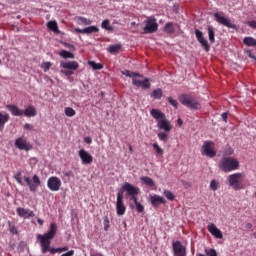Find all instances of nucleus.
<instances>
[{
    "label": "nucleus",
    "instance_id": "1",
    "mask_svg": "<svg viewBox=\"0 0 256 256\" xmlns=\"http://www.w3.org/2000/svg\"><path fill=\"white\" fill-rule=\"evenodd\" d=\"M57 235V224L56 223H51L50 228L47 233L43 234H38L37 235V240L40 243L41 246V252L42 253H51L52 255H55V253H65V251H69V247L64 246L61 248H53L51 247V239Z\"/></svg>",
    "mask_w": 256,
    "mask_h": 256
},
{
    "label": "nucleus",
    "instance_id": "2",
    "mask_svg": "<svg viewBox=\"0 0 256 256\" xmlns=\"http://www.w3.org/2000/svg\"><path fill=\"white\" fill-rule=\"evenodd\" d=\"M150 115L157 121L158 129L169 133L173 129V124L167 119L165 113L161 112L159 109H152Z\"/></svg>",
    "mask_w": 256,
    "mask_h": 256
},
{
    "label": "nucleus",
    "instance_id": "3",
    "mask_svg": "<svg viewBox=\"0 0 256 256\" xmlns=\"http://www.w3.org/2000/svg\"><path fill=\"white\" fill-rule=\"evenodd\" d=\"M218 167L224 173H231V171H237L239 169L240 163L235 157H224L220 160Z\"/></svg>",
    "mask_w": 256,
    "mask_h": 256
},
{
    "label": "nucleus",
    "instance_id": "4",
    "mask_svg": "<svg viewBox=\"0 0 256 256\" xmlns=\"http://www.w3.org/2000/svg\"><path fill=\"white\" fill-rule=\"evenodd\" d=\"M245 175L243 173H234L227 177V183L234 191H241L243 189V179Z\"/></svg>",
    "mask_w": 256,
    "mask_h": 256
},
{
    "label": "nucleus",
    "instance_id": "5",
    "mask_svg": "<svg viewBox=\"0 0 256 256\" xmlns=\"http://www.w3.org/2000/svg\"><path fill=\"white\" fill-rule=\"evenodd\" d=\"M60 67L65 70H61L60 73L69 77L73 75V71H77L79 69V63L77 61H62L60 62Z\"/></svg>",
    "mask_w": 256,
    "mask_h": 256
},
{
    "label": "nucleus",
    "instance_id": "6",
    "mask_svg": "<svg viewBox=\"0 0 256 256\" xmlns=\"http://www.w3.org/2000/svg\"><path fill=\"white\" fill-rule=\"evenodd\" d=\"M201 154L213 159V157L217 155V151L215 150V142L211 140L205 141L201 148Z\"/></svg>",
    "mask_w": 256,
    "mask_h": 256
},
{
    "label": "nucleus",
    "instance_id": "7",
    "mask_svg": "<svg viewBox=\"0 0 256 256\" xmlns=\"http://www.w3.org/2000/svg\"><path fill=\"white\" fill-rule=\"evenodd\" d=\"M179 101L182 103V105H185V107H188L189 109H199V102H197L195 97L192 95H181L179 97Z\"/></svg>",
    "mask_w": 256,
    "mask_h": 256
},
{
    "label": "nucleus",
    "instance_id": "8",
    "mask_svg": "<svg viewBox=\"0 0 256 256\" xmlns=\"http://www.w3.org/2000/svg\"><path fill=\"white\" fill-rule=\"evenodd\" d=\"M24 181H25L26 185H28L31 193H35L37 191V189H39V187H41V178H39L37 176V174H34L32 176V179L27 176L24 177Z\"/></svg>",
    "mask_w": 256,
    "mask_h": 256
},
{
    "label": "nucleus",
    "instance_id": "9",
    "mask_svg": "<svg viewBox=\"0 0 256 256\" xmlns=\"http://www.w3.org/2000/svg\"><path fill=\"white\" fill-rule=\"evenodd\" d=\"M127 212V206H125V202L123 200V192L119 191L116 196V214L119 217H123Z\"/></svg>",
    "mask_w": 256,
    "mask_h": 256
},
{
    "label": "nucleus",
    "instance_id": "10",
    "mask_svg": "<svg viewBox=\"0 0 256 256\" xmlns=\"http://www.w3.org/2000/svg\"><path fill=\"white\" fill-rule=\"evenodd\" d=\"M133 85L135 87H141V89H149L151 87V83H149V79L143 78L141 74H137L132 79Z\"/></svg>",
    "mask_w": 256,
    "mask_h": 256
},
{
    "label": "nucleus",
    "instance_id": "11",
    "mask_svg": "<svg viewBox=\"0 0 256 256\" xmlns=\"http://www.w3.org/2000/svg\"><path fill=\"white\" fill-rule=\"evenodd\" d=\"M145 27L144 32L145 33H155L157 29H159V25L157 24V19L154 17H149L144 21Z\"/></svg>",
    "mask_w": 256,
    "mask_h": 256
},
{
    "label": "nucleus",
    "instance_id": "12",
    "mask_svg": "<svg viewBox=\"0 0 256 256\" xmlns=\"http://www.w3.org/2000/svg\"><path fill=\"white\" fill-rule=\"evenodd\" d=\"M15 147L20 151H31V149H33V145H31L24 136L15 140Z\"/></svg>",
    "mask_w": 256,
    "mask_h": 256
},
{
    "label": "nucleus",
    "instance_id": "13",
    "mask_svg": "<svg viewBox=\"0 0 256 256\" xmlns=\"http://www.w3.org/2000/svg\"><path fill=\"white\" fill-rule=\"evenodd\" d=\"M61 185H63V183L61 182V179L57 176H51L47 180V187L50 191H59L61 189Z\"/></svg>",
    "mask_w": 256,
    "mask_h": 256
},
{
    "label": "nucleus",
    "instance_id": "14",
    "mask_svg": "<svg viewBox=\"0 0 256 256\" xmlns=\"http://www.w3.org/2000/svg\"><path fill=\"white\" fill-rule=\"evenodd\" d=\"M78 156L81 159L82 165H91V163H93V155L85 149H80Z\"/></svg>",
    "mask_w": 256,
    "mask_h": 256
},
{
    "label": "nucleus",
    "instance_id": "15",
    "mask_svg": "<svg viewBox=\"0 0 256 256\" xmlns=\"http://www.w3.org/2000/svg\"><path fill=\"white\" fill-rule=\"evenodd\" d=\"M214 18L217 23H220V25H224V27H228L229 29H235V25H233L231 21L223 15V13H214Z\"/></svg>",
    "mask_w": 256,
    "mask_h": 256
},
{
    "label": "nucleus",
    "instance_id": "16",
    "mask_svg": "<svg viewBox=\"0 0 256 256\" xmlns=\"http://www.w3.org/2000/svg\"><path fill=\"white\" fill-rule=\"evenodd\" d=\"M149 202L153 207H159V205H167V200L163 196H159L157 194H150Z\"/></svg>",
    "mask_w": 256,
    "mask_h": 256
},
{
    "label": "nucleus",
    "instance_id": "17",
    "mask_svg": "<svg viewBox=\"0 0 256 256\" xmlns=\"http://www.w3.org/2000/svg\"><path fill=\"white\" fill-rule=\"evenodd\" d=\"M122 189L123 191L127 192L128 197H131L133 195H138L139 193H141V190L139 189V187L134 186L128 182L122 185Z\"/></svg>",
    "mask_w": 256,
    "mask_h": 256
},
{
    "label": "nucleus",
    "instance_id": "18",
    "mask_svg": "<svg viewBox=\"0 0 256 256\" xmlns=\"http://www.w3.org/2000/svg\"><path fill=\"white\" fill-rule=\"evenodd\" d=\"M172 247L175 256H187V248L179 241L173 242Z\"/></svg>",
    "mask_w": 256,
    "mask_h": 256
},
{
    "label": "nucleus",
    "instance_id": "19",
    "mask_svg": "<svg viewBox=\"0 0 256 256\" xmlns=\"http://www.w3.org/2000/svg\"><path fill=\"white\" fill-rule=\"evenodd\" d=\"M195 35H196L197 41L200 43L203 49H205V51H209L211 49V46H209V42L203 36V32H201L199 29H196Z\"/></svg>",
    "mask_w": 256,
    "mask_h": 256
},
{
    "label": "nucleus",
    "instance_id": "20",
    "mask_svg": "<svg viewBox=\"0 0 256 256\" xmlns=\"http://www.w3.org/2000/svg\"><path fill=\"white\" fill-rule=\"evenodd\" d=\"M16 213L18 217H21L22 219H31V217H35V213L29 209V208H16Z\"/></svg>",
    "mask_w": 256,
    "mask_h": 256
},
{
    "label": "nucleus",
    "instance_id": "21",
    "mask_svg": "<svg viewBox=\"0 0 256 256\" xmlns=\"http://www.w3.org/2000/svg\"><path fill=\"white\" fill-rule=\"evenodd\" d=\"M207 229L216 239H223V232H221L214 223L208 224Z\"/></svg>",
    "mask_w": 256,
    "mask_h": 256
},
{
    "label": "nucleus",
    "instance_id": "22",
    "mask_svg": "<svg viewBox=\"0 0 256 256\" xmlns=\"http://www.w3.org/2000/svg\"><path fill=\"white\" fill-rule=\"evenodd\" d=\"M74 31L76 33H82L83 35H91V33H99V27L97 26H89L84 29L75 28Z\"/></svg>",
    "mask_w": 256,
    "mask_h": 256
},
{
    "label": "nucleus",
    "instance_id": "23",
    "mask_svg": "<svg viewBox=\"0 0 256 256\" xmlns=\"http://www.w3.org/2000/svg\"><path fill=\"white\" fill-rule=\"evenodd\" d=\"M6 109H8V111L11 113V115H13V117H22L23 115V110L15 104L6 105Z\"/></svg>",
    "mask_w": 256,
    "mask_h": 256
},
{
    "label": "nucleus",
    "instance_id": "24",
    "mask_svg": "<svg viewBox=\"0 0 256 256\" xmlns=\"http://www.w3.org/2000/svg\"><path fill=\"white\" fill-rule=\"evenodd\" d=\"M24 117H35L37 116V109L33 105H29L23 110Z\"/></svg>",
    "mask_w": 256,
    "mask_h": 256
},
{
    "label": "nucleus",
    "instance_id": "25",
    "mask_svg": "<svg viewBox=\"0 0 256 256\" xmlns=\"http://www.w3.org/2000/svg\"><path fill=\"white\" fill-rule=\"evenodd\" d=\"M9 119V114L0 112V131H3V129H5V124L9 121Z\"/></svg>",
    "mask_w": 256,
    "mask_h": 256
},
{
    "label": "nucleus",
    "instance_id": "26",
    "mask_svg": "<svg viewBox=\"0 0 256 256\" xmlns=\"http://www.w3.org/2000/svg\"><path fill=\"white\" fill-rule=\"evenodd\" d=\"M75 21H76L77 25H83V26L91 25V23H93L92 20H89L83 16H77L75 18Z\"/></svg>",
    "mask_w": 256,
    "mask_h": 256
},
{
    "label": "nucleus",
    "instance_id": "27",
    "mask_svg": "<svg viewBox=\"0 0 256 256\" xmlns=\"http://www.w3.org/2000/svg\"><path fill=\"white\" fill-rule=\"evenodd\" d=\"M243 43L247 47H256V39L251 36L244 37Z\"/></svg>",
    "mask_w": 256,
    "mask_h": 256
},
{
    "label": "nucleus",
    "instance_id": "28",
    "mask_svg": "<svg viewBox=\"0 0 256 256\" xmlns=\"http://www.w3.org/2000/svg\"><path fill=\"white\" fill-rule=\"evenodd\" d=\"M151 145H152V147H153V149H154V151L156 153V156L157 157H163V155L165 153L163 148H161L160 145L157 142H155V143H153Z\"/></svg>",
    "mask_w": 256,
    "mask_h": 256
},
{
    "label": "nucleus",
    "instance_id": "29",
    "mask_svg": "<svg viewBox=\"0 0 256 256\" xmlns=\"http://www.w3.org/2000/svg\"><path fill=\"white\" fill-rule=\"evenodd\" d=\"M58 55L62 57V59H75V54L67 51V50H61Z\"/></svg>",
    "mask_w": 256,
    "mask_h": 256
},
{
    "label": "nucleus",
    "instance_id": "30",
    "mask_svg": "<svg viewBox=\"0 0 256 256\" xmlns=\"http://www.w3.org/2000/svg\"><path fill=\"white\" fill-rule=\"evenodd\" d=\"M140 181L141 183H144V185H147V187H155V181L147 176H142Z\"/></svg>",
    "mask_w": 256,
    "mask_h": 256
},
{
    "label": "nucleus",
    "instance_id": "31",
    "mask_svg": "<svg viewBox=\"0 0 256 256\" xmlns=\"http://www.w3.org/2000/svg\"><path fill=\"white\" fill-rule=\"evenodd\" d=\"M47 27L50 31H53V33H59V26L57 25V21H49L47 23Z\"/></svg>",
    "mask_w": 256,
    "mask_h": 256
},
{
    "label": "nucleus",
    "instance_id": "32",
    "mask_svg": "<svg viewBox=\"0 0 256 256\" xmlns=\"http://www.w3.org/2000/svg\"><path fill=\"white\" fill-rule=\"evenodd\" d=\"M208 37L210 43H215V28L213 26H208Z\"/></svg>",
    "mask_w": 256,
    "mask_h": 256
},
{
    "label": "nucleus",
    "instance_id": "33",
    "mask_svg": "<svg viewBox=\"0 0 256 256\" xmlns=\"http://www.w3.org/2000/svg\"><path fill=\"white\" fill-rule=\"evenodd\" d=\"M151 97L152 99H161L163 97V90H161L160 88L153 90L151 93Z\"/></svg>",
    "mask_w": 256,
    "mask_h": 256
},
{
    "label": "nucleus",
    "instance_id": "34",
    "mask_svg": "<svg viewBox=\"0 0 256 256\" xmlns=\"http://www.w3.org/2000/svg\"><path fill=\"white\" fill-rule=\"evenodd\" d=\"M88 65L92 67L94 71H101V69H103L101 63H96L95 61H88Z\"/></svg>",
    "mask_w": 256,
    "mask_h": 256
},
{
    "label": "nucleus",
    "instance_id": "35",
    "mask_svg": "<svg viewBox=\"0 0 256 256\" xmlns=\"http://www.w3.org/2000/svg\"><path fill=\"white\" fill-rule=\"evenodd\" d=\"M102 29H105L106 31H113V26H111V22L109 19H106L101 24Z\"/></svg>",
    "mask_w": 256,
    "mask_h": 256
},
{
    "label": "nucleus",
    "instance_id": "36",
    "mask_svg": "<svg viewBox=\"0 0 256 256\" xmlns=\"http://www.w3.org/2000/svg\"><path fill=\"white\" fill-rule=\"evenodd\" d=\"M121 51V44L111 45L108 48L109 53H119Z\"/></svg>",
    "mask_w": 256,
    "mask_h": 256
},
{
    "label": "nucleus",
    "instance_id": "37",
    "mask_svg": "<svg viewBox=\"0 0 256 256\" xmlns=\"http://www.w3.org/2000/svg\"><path fill=\"white\" fill-rule=\"evenodd\" d=\"M163 195L168 199V201H175V194L170 190H164Z\"/></svg>",
    "mask_w": 256,
    "mask_h": 256
},
{
    "label": "nucleus",
    "instance_id": "38",
    "mask_svg": "<svg viewBox=\"0 0 256 256\" xmlns=\"http://www.w3.org/2000/svg\"><path fill=\"white\" fill-rule=\"evenodd\" d=\"M64 113L66 115V117H75V109L71 108V107H66L64 109Z\"/></svg>",
    "mask_w": 256,
    "mask_h": 256
},
{
    "label": "nucleus",
    "instance_id": "39",
    "mask_svg": "<svg viewBox=\"0 0 256 256\" xmlns=\"http://www.w3.org/2000/svg\"><path fill=\"white\" fill-rule=\"evenodd\" d=\"M164 31L166 33H175V27L173 26V23L168 22L164 27Z\"/></svg>",
    "mask_w": 256,
    "mask_h": 256
},
{
    "label": "nucleus",
    "instance_id": "40",
    "mask_svg": "<svg viewBox=\"0 0 256 256\" xmlns=\"http://www.w3.org/2000/svg\"><path fill=\"white\" fill-rule=\"evenodd\" d=\"M210 189L212 191H217V189H219V182H217L216 180H212L210 182Z\"/></svg>",
    "mask_w": 256,
    "mask_h": 256
},
{
    "label": "nucleus",
    "instance_id": "41",
    "mask_svg": "<svg viewBox=\"0 0 256 256\" xmlns=\"http://www.w3.org/2000/svg\"><path fill=\"white\" fill-rule=\"evenodd\" d=\"M137 73L131 72L129 70L122 71V75H125V77H131L133 79Z\"/></svg>",
    "mask_w": 256,
    "mask_h": 256
},
{
    "label": "nucleus",
    "instance_id": "42",
    "mask_svg": "<svg viewBox=\"0 0 256 256\" xmlns=\"http://www.w3.org/2000/svg\"><path fill=\"white\" fill-rule=\"evenodd\" d=\"M158 138L160 141H167L169 139V135H167L165 132H160L158 133Z\"/></svg>",
    "mask_w": 256,
    "mask_h": 256
},
{
    "label": "nucleus",
    "instance_id": "43",
    "mask_svg": "<svg viewBox=\"0 0 256 256\" xmlns=\"http://www.w3.org/2000/svg\"><path fill=\"white\" fill-rule=\"evenodd\" d=\"M104 231H109V217L105 216L103 218Z\"/></svg>",
    "mask_w": 256,
    "mask_h": 256
},
{
    "label": "nucleus",
    "instance_id": "44",
    "mask_svg": "<svg viewBox=\"0 0 256 256\" xmlns=\"http://www.w3.org/2000/svg\"><path fill=\"white\" fill-rule=\"evenodd\" d=\"M41 68L45 72L49 71V69H51V62H44V63H42Z\"/></svg>",
    "mask_w": 256,
    "mask_h": 256
},
{
    "label": "nucleus",
    "instance_id": "45",
    "mask_svg": "<svg viewBox=\"0 0 256 256\" xmlns=\"http://www.w3.org/2000/svg\"><path fill=\"white\" fill-rule=\"evenodd\" d=\"M168 102L170 103V105H172V107H175V109H177V107L179 106L177 100L173 99L172 97H168Z\"/></svg>",
    "mask_w": 256,
    "mask_h": 256
},
{
    "label": "nucleus",
    "instance_id": "46",
    "mask_svg": "<svg viewBox=\"0 0 256 256\" xmlns=\"http://www.w3.org/2000/svg\"><path fill=\"white\" fill-rule=\"evenodd\" d=\"M207 256H217V251L215 249H205Z\"/></svg>",
    "mask_w": 256,
    "mask_h": 256
},
{
    "label": "nucleus",
    "instance_id": "47",
    "mask_svg": "<svg viewBox=\"0 0 256 256\" xmlns=\"http://www.w3.org/2000/svg\"><path fill=\"white\" fill-rule=\"evenodd\" d=\"M135 205H136V211L138 213H143V211H145V207L141 203L138 202Z\"/></svg>",
    "mask_w": 256,
    "mask_h": 256
},
{
    "label": "nucleus",
    "instance_id": "48",
    "mask_svg": "<svg viewBox=\"0 0 256 256\" xmlns=\"http://www.w3.org/2000/svg\"><path fill=\"white\" fill-rule=\"evenodd\" d=\"M14 179L17 181L19 185H23V179L21 178V173L15 174Z\"/></svg>",
    "mask_w": 256,
    "mask_h": 256
},
{
    "label": "nucleus",
    "instance_id": "49",
    "mask_svg": "<svg viewBox=\"0 0 256 256\" xmlns=\"http://www.w3.org/2000/svg\"><path fill=\"white\" fill-rule=\"evenodd\" d=\"M9 231H10V233H13L14 235H17V233H18L17 227H15L14 225H9Z\"/></svg>",
    "mask_w": 256,
    "mask_h": 256
},
{
    "label": "nucleus",
    "instance_id": "50",
    "mask_svg": "<svg viewBox=\"0 0 256 256\" xmlns=\"http://www.w3.org/2000/svg\"><path fill=\"white\" fill-rule=\"evenodd\" d=\"M246 23H247V25H248L249 27H251L252 29H256V21H255V20L248 21V22H246Z\"/></svg>",
    "mask_w": 256,
    "mask_h": 256
},
{
    "label": "nucleus",
    "instance_id": "51",
    "mask_svg": "<svg viewBox=\"0 0 256 256\" xmlns=\"http://www.w3.org/2000/svg\"><path fill=\"white\" fill-rule=\"evenodd\" d=\"M84 143H87V145H91V143H93V139L89 136H86L84 138Z\"/></svg>",
    "mask_w": 256,
    "mask_h": 256
},
{
    "label": "nucleus",
    "instance_id": "52",
    "mask_svg": "<svg viewBox=\"0 0 256 256\" xmlns=\"http://www.w3.org/2000/svg\"><path fill=\"white\" fill-rule=\"evenodd\" d=\"M24 129H27L28 131H32L33 130V125L29 124V123H26L24 125Z\"/></svg>",
    "mask_w": 256,
    "mask_h": 256
},
{
    "label": "nucleus",
    "instance_id": "53",
    "mask_svg": "<svg viewBox=\"0 0 256 256\" xmlns=\"http://www.w3.org/2000/svg\"><path fill=\"white\" fill-rule=\"evenodd\" d=\"M130 199H131V201H133V203H134L135 205H137V203H139V201H137V195H132V196H130Z\"/></svg>",
    "mask_w": 256,
    "mask_h": 256
},
{
    "label": "nucleus",
    "instance_id": "54",
    "mask_svg": "<svg viewBox=\"0 0 256 256\" xmlns=\"http://www.w3.org/2000/svg\"><path fill=\"white\" fill-rule=\"evenodd\" d=\"M227 117H229V114H227V112L222 113V119L223 121H225V123H227Z\"/></svg>",
    "mask_w": 256,
    "mask_h": 256
},
{
    "label": "nucleus",
    "instance_id": "55",
    "mask_svg": "<svg viewBox=\"0 0 256 256\" xmlns=\"http://www.w3.org/2000/svg\"><path fill=\"white\" fill-rule=\"evenodd\" d=\"M234 151L231 147L227 148L226 155H233Z\"/></svg>",
    "mask_w": 256,
    "mask_h": 256
},
{
    "label": "nucleus",
    "instance_id": "56",
    "mask_svg": "<svg viewBox=\"0 0 256 256\" xmlns=\"http://www.w3.org/2000/svg\"><path fill=\"white\" fill-rule=\"evenodd\" d=\"M177 124H178L179 127H181V125H183V120L179 118L177 120Z\"/></svg>",
    "mask_w": 256,
    "mask_h": 256
},
{
    "label": "nucleus",
    "instance_id": "57",
    "mask_svg": "<svg viewBox=\"0 0 256 256\" xmlns=\"http://www.w3.org/2000/svg\"><path fill=\"white\" fill-rule=\"evenodd\" d=\"M37 223H39V225H43V219L38 218V219H37Z\"/></svg>",
    "mask_w": 256,
    "mask_h": 256
},
{
    "label": "nucleus",
    "instance_id": "58",
    "mask_svg": "<svg viewBox=\"0 0 256 256\" xmlns=\"http://www.w3.org/2000/svg\"><path fill=\"white\" fill-rule=\"evenodd\" d=\"M131 26H132V27H137V23L132 22V23H131Z\"/></svg>",
    "mask_w": 256,
    "mask_h": 256
},
{
    "label": "nucleus",
    "instance_id": "59",
    "mask_svg": "<svg viewBox=\"0 0 256 256\" xmlns=\"http://www.w3.org/2000/svg\"><path fill=\"white\" fill-rule=\"evenodd\" d=\"M129 151H133V147L130 146V147H129Z\"/></svg>",
    "mask_w": 256,
    "mask_h": 256
},
{
    "label": "nucleus",
    "instance_id": "60",
    "mask_svg": "<svg viewBox=\"0 0 256 256\" xmlns=\"http://www.w3.org/2000/svg\"><path fill=\"white\" fill-rule=\"evenodd\" d=\"M31 161H37V159H35V158H32V159H31Z\"/></svg>",
    "mask_w": 256,
    "mask_h": 256
},
{
    "label": "nucleus",
    "instance_id": "61",
    "mask_svg": "<svg viewBox=\"0 0 256 256\" xmlns=\"http://www.w3.org/2000/svg\"><path fill=\"white\" fill-rule=\"evenodd\" d=\"M249 227H252V225H251V224H249Z\"/></svg>",
    "mask_w": 256,
    "mask_h": 256
},
{
    "label": "nucleus",
    "instance_id": "62",
    "mask_svg": "<svg viewBox=\"0 0 256 256\" xmlns=\"http://www.w3.org/2000/svg\"><path fill=\"white\" fill-rule=\"evenodd\" d=\"M0 65H1V60H0Z\"/></svg>",
    "mask_w": 256,
    "mask_h": 256
}]
</instances>
